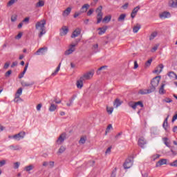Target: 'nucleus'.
<instances>
[{"mask_svg": "<svg viewBox=\"0 0 177 177\" xmlns=\"http://www.w3.org/2000/svg\"><path fill=\"white\" fill-rule=\"evenodd\" d=\"M46 24V20L41 19L39 21H37L35 24L36 30H40L39 33V38H41L42 35L46 34V28L45 27Z\"/></svg>", "mask_w": 177, "mask_h": 177, "instance_id": "nucleus-1", "label": "nucleus"}, {"mask_svg": "<svg viewBox=\"0 0 177 177\" xmlns=\"http://www.w3.org/2000/svg\"><path fill=\"white\" fill-rule=\"evenodd\" d=\"M160 80L161 76H156L151 80L150 89L152 92H154V91H156V88L158 86Z\"/></svg>", "mask_w": 177, "mask_h": 177, "instance_id": "nucleus-2", "label": "nucleus"}, {"mask_svg": "<svg viewBox=\"0 0 177 177\" xmlns=\"http://www.w3.org/2000/svg\"><path fill=\"white\" fill-rule=\"evenodd\" d=\"M80 41H81V39H77L75 40V44H71L69 49H68L65 51L64 55L66 56H68V55H71V53H73V52H75V46H77V45H78V42H80Z\"/></svg>", "mask_w": 177, "mask_h": 177, "instance_id": "nucleus-3", "label": "nucleus"}, {"mask_svg": "<svg viewBox=\"0 0 177 177\" xmlns=\"http://www.w3.org/2000/svg\"><path fill=\"white\" fill-rule=\"evenodd\" d=\"M128 106H129V107H131V109H133V110H136V108L138 107V106H140L142 108L145 107V105L143 104V102L142 101L129 102Z\"/></svg>", "mask_w": 177, "mask_h": 177, "instance_id": "nucleus-4", "label": "nucleus"}, {"mask_svg": "<svg viewBox=\"0 0 177 177\" xmlns=\"http://www.w3.org/2000/svg\"><path fill=\"white\" fill-rule=\"evenodd\" d=\"M133 165V158L129 157L123 164L124 169H129Z\"/></svg>", "mask_w": 177, "mask_h": 177, "instance_id": "nucleus-5", "label": "nucleus"}, {"mask_svg": "<svg viewBox=\"0 0 177 177\" xmlns=\"http://www.w3.org/2000/svg\"><path fill=\"white\" fill-rule=\"evenodd\" d=\"M24 136H26V132L21 131L17 134H15L12 136H8L9 139H11L12 138L13 139H15V140H20L21 139H24Z\"/></svg>", "mask_w": 177, "mask_h": 177, "instance_id": "nucleus-6", "label": "nucleus"}, {"mask_svg": "<svg viewBox=\"0 0 177 177\" xmlns=\"http://www.w3.org/2000/svg\"><path fill=\"white\" fill-rule=\"evenodd\" d=\"M94 74H95V72L93 71H89L84 74L83 76L81 77V78H82V80L84 81H88L93 78Z\"/></svg>", "mask_w": 177, "mask_h": 177, "instance_id": "nucleus-7", "label": "nucleus"}, {"mask_svg": "<svg viewBox=\"0 0 177 177\" xmlns=\"http://www.w3.org/2000/svg\"><path fill=\"white\" fill-rule=\"evenodd\" d=\"M68 32V27L64 26L60 29L59 35L61 37H64V35H67Z\"/></svg>", "mask_w": 177, "mask_h": 177, "instance_id": "nucleus-8", "label": "nucleus"}, {"mask_svg": "<svg viewBox=\"0 0 177 177\" xmlns=\"http://www.w3.org/2000/svg\"><path fill=\"white\" fill-rule=\"evenodd\" d=\"M66 140V133H62L57 140V145H62Z\"/></svg>", "mask_w": 177, "mask_h": 177, "instance_id": "nucleus-9", "label": "nucleus"}, {"mask_svg": "<svg viewBox=\"0 0 177 177\" xmlns=\"http://www.w3.org/2000/svg\"><path fill=\"white\" fill-rule=\"evenodd\" d=\"M139 10H140V6H138L136 8H134L131 12V17L132 19H135V17H136V15L138 14V12H139Z\"/></svg>", "mask_w": 177, "mask_h": 177, "instance_id": "nucleus-10", "label": "nucleus"}, {"mask_svg": "<svg viewBox=\"0 0 177 177\" xmlns=\"http://www.w3.org/2000/svg\"><path fill=\"white\" fill-rule=\"evenodd\" d=\"M147 143V142L146 141V139H145V138L141 137L140 138H139L138 146H140V147H142V149H145V145H146Z\"/></svg>", "mask_w": 177, "mask_h": 177, "instance_id": "nucleus-11", "label": "nucleus"}, {"mask_svg": "<svg viewBox=\"0 0 177 177\" xmlns=\"http://www.w3.org/2000/svg\"><path fill=\"white\" fill-rule=\"evenodd\" d=\"M167 165V159H160L156 162V168H158V167H161L162 165Z\"/></svg>", "mask_w": 177, "mask_h": 177, "instance_id": "nucleus-12", "label": "nucleus"}, {"mask_svg": "<svg viewBox=\"0 0 177 177\" xmlns=\"http://www.w3.org/2000/svg\"><path fill=\"white\" fill-rule=\"evenodd\" d=\"M84 81H85V80H83L82 77H80V80L77 81L76 85H77V88H78V89L82 88V86H84Z\"/></svg>", "mask_w": 177, "mask_h": 177, "instance_id": "nucleus-13", "label": "nucleus"}, {"mask_svg": "<svg viewBox=\"0 0 177 177\" xmlns=\"http://www.w3.org/2000/svg\"><path fill=\"white\" fill-rule=\"evenodd\" d=\"M153 92L150 88L149 89H140L138 91L140 95H149V93H151Z\"/></svg>", "mask_w": 177, "mask_h": 177, "instance_id": "nucleus-14", "label": "nucleus"}, {"mask_svg": "<svg viewBox=\"0 0 177 177\" xmlns=\"http://www.w3.org/2000/svg\"><path fill=\"white\" fill-rule=\"evenodd\" d=\"M160 19H167V17H171V13L169 12H163L159 15Z\"/></svg>", "mask_w": 177, "mask_h": 177, "instance_id": "nucleus-15", "label": "nucleus"}, {"mask_svg": "<svg viewBox=\"0 0 177 177\" xmlns=\"http://www.w3.org/2000/svg\"><path fill=\"white\" fill-rule=\"evenodd\" d=\"M80 34H81V29L77 28L73 31V34L71 35V38H75L78 37V35H80Z\"/></svg>", "mask_w": 177, "mask_h": 177, "instance_id": "nucleus-16", "label": "nucleus"}, {"mask_svg": "<svg viewBox=\"0 0 177 177\" xmlns=\"http://www.w3.org/2000/svg\"><path fill=\"white\" fill-rule=\"evenodd\" d=\"M123 102L120 100L119 98H116L115 101L113 102V106H115V109L120 107L121 104H122Z\"/></svg>", "mask_w": 177, "mask_h": 177, "instance_id": "nucleus-17", "label": "nucleus"}, {"mask_svg": "<svg viewBox=\"0 0 177 177\" xmlns=\"http://www.w3.org/2000/svg\"><path fill=\"white\" fill-rule=\"evenodd\" d=\"M27 68H28V63H26L23 72L19 75L18 78L21 80V78H23V77H24V74H26V72L27 71Z\"/></svg>", "mask_w": 177, "mask_h": 177, "instance_id": "nucleus-18", "label": "nucleus"}, {"mask_svg": "<svg viewBox=\"0 0 177 177\" xmlns=\"http://www.w3.org/2000/svg\"><path fill=\"white\" fill-rule=\"evenodd\" d=\"M165 86V84H162L160 88H159V94L160 95H165V93H167V91H165V89H164Z\"/></svg>", "mask_w": 177, "mask_h": 177, "instance_id": "nucleus-19", "label": "nucleus"}, {"mask_svg": "<svg viewBox=\"0 0 177 177\" xmlns=\"http://www.w3.org/2000/svg\"><path fill=\"white\" fill-rule=\"evenodd\" d=\"M169 6L170 8H177V0L169 1Z\"/></svg>", "mask_w": 177, "mask_h": 177, "instance_id": "nucleus-20", "label": "nucleus"}, {"mask_svg": "<svg viewBox=\"0 0 177 177\" xmlns=\"http://www.w3.org/2000/svg\"><path fill=\"white\" fill-rule=\"evenodd\" d=\"M45 50H48V47H43L41 48H39L38 50L36 52V55H40V53H41V55H44L45 53Z\"/></svg>", "mask_w": 177, "mask_h": 177, "instance_id": "nucleus-21", "label": "nucleus"}, {"mask_svg": "<svg viewBox=\"0 0 177 177\" xmlns=\"http://www.w3.org/2000/svg\"><path fill=\"white\" fill-rule=\"evenodd\" d=\"M70 13H71V8L68 7L65 10H64V12L62 13V16H64V17H66L68 16V15H70Z\"/></svg>", "mask_w": 177, "mask_h": 177, "instance_id": "nucleus-22", "label": "nucleus"}, {"mask_svg": "<svg viewBox=\"0 0 177 177\" xmlns=\"http://www.w3.org/2000/svg\"><path fill=\"white\" fill-rule=\"evenodd\" d=\"M89 9V4L86 3L81 8V13H85Z\"/></svg>", "mask_w": 177, "mask_h": 177, "instance_id": "nucleus-23", "label": "nucleus"}, {"mask_svg": "<svg viewBox=\"0 0 177 177\" xmlns=\"http://www.w3.org/2000/svg\"><path fill=\"white\" fill-rule=\"evenodd\" d=\"M102 21H103V13L97 14V24H100Z\"/></svg>", "mask_w": 177, "mask_h": 177, "instance_id": "nucleus-24", "label": "nucleus"}, {"mask_svg": "<svg viewBox=\"0 0 177 177\" xmlns=\"http://www.w3.org/2000/svg\"><path fill=\"white\" fill-rule=\"evenodd\" d=\"M140 28H142V26H140V24H136V25L133 28V32L134 34H136V32L139 31Z\"/></svg>", "mask_w": 177, "mask_h": 177, "instance_id": "nucleus-25", "label": "nucleus"}, {"mask_svg": "<svg viewBox=\"0 0 177 177\" xmlns=\"http://www.w3.org/2000/svg\"><path fill=\"white\" fill-rule=\"evenodd\" d=\"M162 140L167 147H171V141H169L168 138H163Z\"/></svg>", "mask_w": 177, "mask_h": 177, "instance_id": "nucleus-26", "label": "nucleus"}, {"mask_svg": "<svg viewBox=\"0 0 177 177\" xmlns=\"http://www.w3.org/2000/svg\"><path fill=\"white\" fill-rule=\"evenodd\" d=\"M99 35H103V34H104V32H106V31L107 30V26L105 27H102V28H99Z\"/></svg>", "mask_w": 177, "mask_h": 177, "instance_id": "nucleus-27", "label": "nucleus"}, {"mask_svg": "<svg viewBox=\"0 0 177 177\" xmlns=\"http://www.w3.org/2000/svg\"><path fill=\"white\" fill-rule=\"evenodd\" d=\"M45 6V1L43 0H39V1L35 4V8H42Z\"/></svg>", "mask_w": 177, "mask_h": 177, "instance_id": "nucleus-28", "label": "nucleus"}, {"mask_svg": "<svg viewBox=\"0 0 177 177\" xmlns=\"http://www.w3.org/2000/svg\"><path fill=\"white\" fill-rule=\"evenodd\" d=\"M162 68H164V65L162 64H160L158 65V67L157 68V69H156L153 73H161V71H162Z\"/></svg>", "mask_w": 177, "mask_h": 177, "instance_id": "nucleus-29", "label": "nucleus"}, {"mask_svg": "<svg viewBox=\"0 0 177 177\" xmlns=\"http://www.w3.org/2000/svg\"><path fill=\"white\" fill-rule=\"evenodd\" d=\"M111 21V15H107L102 19V23H110Z\"/></svg>", "mask_w": 177, "mask_h": 177, "instance_id": "nucleus-30", "label": "nucleus"}, {"mask_svg": "<svg viewBox=\"0 0 177 177\" xmlns=\"http://www.w3.org/2000/svg\"><path fill=\"white\" fill-rule=\"evenodd\" d=\"M168 118H169V115L165 119L162 127L165 131H167V127H168Z\"/></svg>", "mask_w": 177, "mask_h": 177, "instance_id": "nucleus-31", "label": "nucleus"}, {"mask_svg": "<svg viewBox=\"0 0 177 177\" xmlns=\"http://www.w3.org/2000/svg\"><path fill=\"white\" fill-rule=\"evenodd\" d=\"M157 35H158V32H157L156 31L153 32L149 36V41H153V39H154L156 37H157Z\"/></svg>", "mask_w": 177, "mask_h": 177, "instance_id": "nucleus-32", "label": "nucleus"}, {"mask_svg": "<svg viewBox=\"0 0 177 177\" xmlns=\"http://www.w3.org/2000/svg\"><path fill=\"white\" fill-rule=\"evenodd\" d=\"M32 169H34V165H32L26 166L24 168V171H26V172H30V171H32Z\"/></svg>", "mask_w": 177, "mask_h": 177, "instance_id": "nucleus-33", "label": "nucleus"}, {"mask_svg": "<svg viewBox=\"0 0 177 177\" xmlns=\"http://www.w3.org/2000/svg\"><path fill=\"white\" fill-rule=\"evenodd\" d=\"M60 66H62V63H59V65H58V66L57 67L56 70L54 71V73H53L51 74V75H52L53 77H55V75H56L59 73V71H60Z\"/></svg>", "mask_w": 177, "mask_h": 177, "instance_id": "nucleus-34", "label": "nucleus"}, {"mask_svg": "<svg viewBox=\"0 0 177 177\" xmlns=\"http://www.w3.org/2000/svg\"><path fill=\"white\" fill-rule=\"evenodd\" d=\"M126 17V14H121L120 17L118 18V21H124Z\"/></svg>", "mask_w": 177, "mask_h": 177, "instance_id": "nucleus-35", "label": "nucleus"}, {"mask_svg": "<svg viewBox=\"0 0 177 177\" xmlns=\"http://www.w3.org/2000/svg\"><path fill=\"white\" fill-rule=\"evenodd\" d=\"M170 150L173 156H177V147H170Z\"/></svg>", "mask_w": 177, "mask_h": 177, "instance_id": "nucleus-36", "label": "nucleus"}, {"mask_svg": "<svg viewBox=\"0 0 177 177\" xmlns=\"http://www.w3.org/2000/svg\"><path fill=\"white\" fill-rule=\"evenodd\" d=\"M9 149H10L11 150H21V148L19 145H10Z\"/></svg>", "mask_w": 177, "mask_h": 177, "instance_id": "nucleus-37", "label": "nucleus"}, {"mask_svg": "<svg viewBox=\"0 0 177 177\" xmlns=\"http://www.w3.org/2000/svg\"><path fill=\"white\" fill-rule=\"evenodd\" d=\"M64 151H66V147L61 146L57 151V154H62V153H64Z\"/></svg>", "mask_w": 177, "mask_h": 177, "instance_id": "nucleus-38", "label": "nucleus"}, {"mask_svg": "<svg viewBox=\"0 0 177 177\" xmlns=\"http://www.w3.org/2000/svg\"><path fill=\"white\" fill-rule=\"evenodd\" d=\"M56 109H57V106L55 105V104H51L48 110L49 111L52 112V111H55Z\"/></svg>", "mask_w": 177, "mask_h": 177, "instance_id": "nucleus-39", "label": "nucleus"}, {"mask_svg": "<svg viewBox=\"0 0 177 177\" xmlns=\"http://www.w3.org/2000/svg\"><path fill=\"white\" fill-rule=\"evenodd\" d=\"M21 93H23V88H19L17 91V93L15 94V96H17V97H20V95H21Z\"/></svg>", "mask_w": 177, "mask_h": 177, "instance_id": "nucleus-40", "label": "nucleus"}, {"mask_svg": "<svg viewBox=\"0 0 177 177\" xmlns=\"http://www.w3.org/2000/svg\"><path fill=\"white\" fill-rule=\"evenodd\" d=\"M168 75L171 78H176V77H177L176 73H175V72H174V71L169 72Z\"/></svg>", "mask_w": 177, "mask_h": 177, "instance_id": "nucleus-41", "label": "nucleus"}, {"mask_svg": "<svg viewBox=\"0 0 177 177\" xmlns=\"http://www.w3.org/2000/svg\"><path fill=\"white\" fill-rule=\"evenodd\" d=\"M102 10H103V6H100L96 10H95V12L97 14H102L103 13L102 12Z\"/></svg>", "mask_w": 177, "mask_h": 177, "instance_id": "nucleus-42", "label": "nucleus"}, {"mask_svg": "<svg viewBox=\"0 0 177 177\" xmlns=\"http://www.w3.org/2000/svg\"><path fill=\"white\" fill-rule=\"evenodd\" d=\"M22 86H32V85L34 84V82L32 83H27L26 82H21Z\"/></svg>", "mask_w": 177, "mask_h": 177, "instance_id": "nucleus-43", "label": "nucleus"}, {"mask_svg": "<svg viewBox=\"0 0 177 177\" xmlns=\"http://www.w3.org/2000/svg\"><path fill=\"white\" fill-rule=\"evenodd\" d=\"M111 129H113V125L109 124L106 127V131H105V135H107V133H109V132H110Z\"/></svg>", "mask_w": 177, "mask_h": 177, "instance_id": "nucleus-44", "label": "nucleus"}, {"mask_svg": "<svg viewBox=\"0 0 177 177\" xmlns=\"http://www.w3.org/2000/svg\"><path fill=\"white\" fill-rule=\"evenodd\" d=\"M85 142H86V138L82 137L79 140L80 145H85Z\"/></svg>", "mask_w": 177, "mask_h": 177, "instance_id": "nucleus-45", "label": "nucleus"}, {"mask_svg": "<svg viewBox=\"0 0 177 177\" xmlns=\"http://www.w3.org/2000/svg\"><path fill=\"white\" fill-rule=\"evenodd\" d=\"M113 110H114L113 107H109V106L106 107V111L108 114H112Z\"/></svg>", "mask_w": 177, "mask_h": 177, "instance_id": "nucleus-46", "label": "nucleus"}, {"mask_svg": "<svg viewBox=\"0 0 177 177\" xmlns=\"http://www.w3.org/2000/svg\"><path fill=\"white\" fill-rule=\"evenodd\" d=\"M153 62V59H149L146 63H145V67H150L151 65V62Z\"/></svg>", "mask_w": 177, "mask_h": 177, "instance_id": "nucleus-47", "label": "nucleus"}, {"mask_svg": "<svg viewBox=\"0 0 177 177\" xmlns=\"http://www.w3.org/2000/svg\"><path fill=\"white\" fill-rule=\"evenodd\" d=\"M158 46H160V44H156V45H155V46L152 48V49L151 50V52H152V53L156 52V50H157L158 49Z\"/></svg>", "mask_w": 177, "mask_h": 177, "instance_id": "nucleus-48", "label": "nucleus"}, {"mask_svg": "<svg viewBox=\"0 0 177 177\" xmlns=\"http://www.w3.org/2000/svg\"><path fill=\"white\" fill-rule=\"evenodd\" d=\"M162 101L165 102V103H172V100H171L169 97H166Z\"/></svg>", "mask_w": 177, "mask_h": 177, "instance_id": "nucleus-49", "label": "nucleus"}, {"mask_svg": "<svg viewBox=\"0 0 177 177\" xmlns=\"http://www.w3.org/2000/svg\"><path fill=\"white\" fill-rule=\"evenodd\" d=\"M12 74V70H9L5 73V77L8 78V77H10V75Z\"/></svg>", "mask_w": 177, "mask_h": 177, "instance_id": "nucleus-50", "label": "nucleus"}, {"mask_svg": "<svg viewBox=\"0 0 177 177\" xmlns=\"http://www.w3.org/2000/svg\"><path fill=\"white\" fill-rule=\"evenodd\" d=\"M19 167H20V162H17L14 163V169H18Z\"/></svg>", "mask_w": 177, "mask_h": 177, "instance_id": "nucleus-51", "label": "nucleus"}, {"mask_svg": "<svg viewBox=\"0 0 177 177\" xmlns=\"http://www.w3.org/2000/svg\"><path fill=\"white\" fill-rule=\"evenodd\" d=\"M93 12H95V10H93V8L90 9L88 12H87V16H91L93 13Z\"/></svg>", "mask_w": 177, "mask_h": 177, "instance_id": "nucleus-52", "label": "nucleus"}, {"mask_svg": "<svg viewBox=\"0 0 177 177\" xmlns=\"http://www.w3.org/2000/svg\"><path fill=\"white\" fill-rule=\"evenodd\" d=\"M6 164V160H2L0 161V168L3 167Z\"/></svg>", "mask_w": 177, "mask_h": 177, "instance_id": "nucleus-53", "label": "nucleus"}, {"mask_svg": "<svg viewBox=\"0 0 177 177\" xmlns=\"http://www.w3.org/2000/svg\"><path fill=\"white\" fill-rule=\"evenodd\" d=\"M75 97H77V95H73L71 99L69 100L71 104H73V102H74V100H75Z\"/></svg>", "mask_w": 177, "mask_h": 177, "instance_id": "nucleus-54", "label": "nucleus"}, {"mask_svg": "<svg viewBox=\"0 0 177 177\" xmlns=\"http://www.w3.org/2000/svg\"><path fill=\"white\" fill-rule=\"evenodd\" d=\"M16 1L15 0H10L8 3V6H12Z\"/></svg>", "mask_w": 177, "mask_h": 177, "instance_id": "nucleus-55", "label": "nucleus"}, {"mask_svg": "<svg viewBox=\"0 0 177 177\" xmlns=\"http://www.w3.org/2000/svg\"><path fill=\"white\" fill-rule=\"evenodd\" d=\"M42 108V104H37V106H36V109L37 110V111H41V109Z\"/></svg>", "mask_w": 177, "mask_h": 177, "instance_id": "nucleus-56", "label": "nucleus"}, {"mask_svg": "<svg viewBox=\"0 0 177 177\" xmlns=\"http://www.w3.org/2000/svg\"><path fill=\"white\" fill-rule=\"evenodd\" d=\"M19 100H21V98H20V97H17V96L15 95V99H14V102H15V103H19Z\"/></svg>", "mask_w": 177, "mask_h": 177, "instance_id": "nucleus-57", "label": "nucleus"}, {"mask_svg": "<svg viewBox=\"0 0 177 177\" xmlns=\"http://www.w3.org/2000/svg\"><path fill=\"white\" fill-rule=\"evenodd\" d=\"M9 66H10V63L6 62V63L4 64L3 68H5V69L6 70V69H8V68H9Z\"/></svg>", "mask_w": 177, "mask_h": 177, "instance_id": "nucleus-58", "label": "nucleus"}, {"mask_svg": "<svg viewBox=\"0 0 177 177\" xmlns=\"http://www.w3.org/2000/svg\"><path fill=\"white\" fill-rule=\"evenodd\" d=\"M97 2H99V0H93V1L91 3V6H96Z\"/></svg>", "mask_w": 177, "mask_h": 177, "instance_id": "nucleus-59", "label": "nucleus"}, {"mask_svg": "<svg viewBox=\"0 0 177 177\" xmlns=\"http://www.w3.org/2000/svg\"><path fill=\"white\" fill-rule=\"evenodd\" d=\"M21 37H23V33H22V32H19V33L16 36V39H20V38H21Z\"/></svg>", "mask_w": 177, "mask_h": 177, "instance_id": "nucleus-60", "label": "nucleus"}, {"mask_svg": "<svg viewBox=\"0 0 177 177\" xmlns=\"http://www.w3.org/2000/svg\"><path fill=\"white\" fill-rule=\"evenodd\" d=\"M17 20V16H12L11 17V21L15 22Z\"/></svg>", "mask_w": 177, "mask_h": 177, "instance_id": "nucleus-61", "label": "nucleus"}, {"mask_svg": "<svg viewBox=\"0 0 177 177\" xmlns=\"http://www.w3.org/2000/svg\"><path fill=\"white\" fill-rule=\"evenodd\" d=\"M17 64H18L17 61L12 62V64L11 65V68H13V67H16V66H17Z\"/></svg>", "mask_w": 177, "mask_h": 177, "instance_id": "nucleus-62", "label": "nucleus"}, {"mask_svg": "<svg viewBox=\"0 0 177 177\" xmlns=\"http://www.w3.org/2000/svg\"><path fill=\"white\" fill-rule=\"evenodd\" d=\"M115 171H117V169L115 168V170L113 171H112L111 176V177H115Z\"/></svg>", "mask_w": 177, "mask_h": 177, "instance_id": "nucleus-63", "label": "nucleus"}, {"mask_svg": "<svg viewBox=\"0 0 177 177\" xmlns=\"http://www.w3.org/2000/svg\"><path fill=\"white\" fill-rule=\"evenodd\" d=\"M173 132H174V133H177V126H174L173 128Z\"/></svg>", "mask_w": 177, "mask_h": 177, "instance_id": "nucleus-64", "label": "nucleus"}]
</instances>
